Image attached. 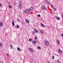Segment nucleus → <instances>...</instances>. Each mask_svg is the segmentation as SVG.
<instances>
[{
    "mask_svg": "<svg viewBox=\"0 0 63 63\" xmlns=\"http://www.w3.org/2000/svg\"><path fill=\"white\" fill-rule=\"evenodd\" d=\"M22 5H21V4H20V3L18 4V8H20V9H21V8H22Z\"/></svg>",
    "mask_w": 63,
    "mask_h": 63,
    "instance_id": "nucleus-4",
    "label": "nucleus"
},
{
    "mask_svg": "<svg viewBox=\"0 0 63 63\" xmlns=\"http://www.w3.org/2000/svg\"><path fill=\"white\" fill-rule=\"evenodd\" d=\"M45 43L46 46H48V45H49V42L47 41H45Z\"/></svg>",
    "mask_w": 63,
    "mask_h": 63,
    "instance_id": "nucleus-1",
    "label": "nucleus"
},
{
    "mask_svg": "<svg viewBox=\"0 0 63 63\" xmlns=\"http://www.w3.org/2000/svg\"><path fill=\"white\" fill-rule=\"evenodd\" d=\"M37 48L38 49H41V47L40 46H38L37 47Z\"/></svg>",
    "mask_w": 63,
    "mask_h": 63,
    "instance_id": "nucleus-14",
    "label": "nucleus"
},
{
    "mask_svg": "<svg viewBox=\"0 0 63 63\" xmlns=\"http://www.w3.org/2000/svg\"><path fill=\"white\" fill-rule=\"evenodd\" d=\"M41 9L42 10H46V8L45 7H44L43 6H41Z\"/></svg>",
    "mask_w": 63,
    "mask_h": 63,
    "instance_id": "nucleus-8",
    "label": "nucleus"
},
{
    "mask_svg": "<svg viewBox=\"0 0 63 63\" xmlns=\"http://www.w3.org/2000/svg\"><path fill=\"white\" fill-rule=\"evenodd\" d=\"M16 27L17 28H19V26L18 25H17Z\"/></svg>",
    "mask_w": 63,
    "mask_h": 63,
    "instance_id": "nucleus-23",
    "label": "nucleus"
},
{
    "mask_svg": "<svg viewBox=\"0 0 63 63\" xmlns=\"http://www.w3.org/2000/svg\"><path fill=\"white\" fill-rule=\"evenodd\" d=\"M9 8H10V9H11V8H12V6L11 5H9Z\"/></svg>",
    "mask_w": 63,
    "mask_h": 63,
    "instance_id": "nucleus-22",
    "label": "nucleus"
},
{
    "mask_svg": "<svg viewBox=\"0 0 63 63\" xmlns=\"http://www.w3.org/2000/svg\"><path fill=\"white\" fill-rule=\"evenodd\" d=\"M28 50L31 52H33L34 50L32 49L31 48L29 47L28 48Z\"/></svg>",
    "mask_w": 63,
    "mask_h": 63,
    "instance_id": "nucleus-3",
    "label": "nucleus"
},
{
    "mask_svg": "<svg viewBox=\"0 0 63 63\" xmlns=\"http://www.w3.org/2000/svg\"><path fill=\"white\" fill-rule=\"evenodd\" d=\"M58 63H61V62H60V61L59 60H58Z\"/></svg>",
    "mask_w": 63,
    "mask_h": 63,
    "instance_id": "nucleus-27",
    "label": "nucleus"
},
{
    "mask_svg": "<svg viewBox=\"0 0 63 63\" xmlns=\"http://www.w3.org/2000/svg\"><path fill=\"white\" fill-rule=\"evenodd\" d=\"M25 21L27 23H29V20H28L26 19Z\"/></svg>",
    "mask_w": 63,
    "mask_h": 63,
    "instance_id": "nucleus-12",
    "label": "nucleus"
},
{
    "mask_svg": "<svg viewBox=\"0 0 63 63\" xmlns=\"http://www.w3.org/2000/svg\"><path fill=\"white\" fill-rule=\"evenodd\" d=\"M10 47L11 49H13V46H12V45H10Z\"/></svg>",
    "mask_w": 63,
    "mask_h": 63,
    "instance_id": "nucleus-19",
    "label": "nucleus"
},
{
    "mask_svg": "<svg viewBox=\"0 0 63 63\" xmlns=\"http://www.w3.org/2000/svg\"><path fill=\"white\" fill-rule=\"evenodd\" d=\"M49 55H50V53H49Z\"/></svg>",
    "mask_w": 63,
    "mask_h": 63,
    "instance_id": "nucleus-39",
    "label": "nucleus"
},
{
    "mask_svg": "<svg viewBox=\"0 0 63 63\" xmlns=\"http://www.w3.org/2000/svg\"><path fill=\"white\" fill-rule=\"evenodd\" d=\"M17 20L18 21H19V22L20 20H19V19H18Z\"/></svg>",
    "mask_w": 63,
    "mask_h": 63,
    "instance_id": "nucleus-36",
    "label": "nucleus"
},
{
    "mask_svg": "<svg viewBox=\"0 0 63 63\" xmlns=\"http://www.w3.org/2000/svg\"><path fill=\"white\" fill-rule=\"evenodd\" d=\"M56 19H57V20H58L60 19V18L59 17H56Z\"/></svg>",
    "mask_w": 63,
    "mask_h": 63,
    "instance_id": "nucleus-11",
    "label": "nucleus"
},
{
    "mask_svg": "<svg viewBox=\"0 0 63 63\" xmlns=\"http://www.w3.org/2000/svg\"><path fill=\"white\" fill-rule=\"evenodd\" d=\"M32 42L34 45H36V42L34 40L32 41Z\"/></svg>",
    "mask_w": 63,
    "mask_h": 63,
    "instance_id": "nucleus-9",
    "label": "nucleus"
},
{
    "mask_svg": "<svg viewBox=\"0 0 63 63\" xmlns=\"http://www.w3.org/2000/svg\"><path fill=\"white\" fill-rule=\"evenodd\" d=\"M6 55L7 56H9V54H6Z\"/></svg>",
    "mask_w": 63,
    "mask_h": 63,
    "instance_id": "nucleus-32",
    "label": "nucleus"
},
{
    "mask_svg": "<svg viewBox=\"0 0 63 63\" xmlns=\"http://www.w3.org/2000/svg\"><path fill=\"white\" fill-rule=\"evenodd\" d=\"M52 59L53 60L54 59V57H55L54 56H52Z\"/></svg>",
    "mask_w": 63,
    "mask_h": 63,
    "instance_id": "nucleus-26",
    "label": "nucleus"
},
{
    "mask_svg": "<svg viewBox=\"0 0 63 63\" xmlns=\"http://www.w3.org/2000/svg\"><path fill=\"white\" fill-rule=\"evenodd\" d=\"M58 51L59 53L61 54L62 53V51L60 49H58Z\"/></svg>",
    "mask_w": 63,
    "mask_h": 63,
    "instance_id": "nucleus-2",
    "label": "nucleus"
},
{
    "mask_svg": "<svg viewBox=\"0 0 63 63\" xmlns=\"http://www.w3.org/2000/svg\"><path fill=\"white\" fill-rule=\"evenodd\" d=\"M48 63H49V62H48Z\"/></svg>",
    "mask_w": 63,
    "mask_h": 63,
    "instance_id": "nucleus-40",
    "label": "nucleus"
},
{
    "mask_svg": "<svg viewBox=\"0 0 63 63\" xmlns=\"http://www.w3.org/2000/svg\"><path fill=\"white\" fill-rule=\"evenodd\" d=\"M12 24L13 25V26H15V23H14V22H12Z\"/></svg>",
    "mask_w": 63,
    "mask_h": 63,
    "instance_id": "nucleus-20",
    "label": "nucleus"
},
{
    "mask_svg": "<svg viewBox=\"0 0 63 63\" xmlns=\"http://www.w3.org/2000/svg\"><path fill=\"white\" fill-rule=\"evenodd\" d=\"M51 7L52 8H53V5H52V4H51Z\"/></svg>",
    "mask_w": 63,
    "mask_h": 63,
    "instance_id": "nucleus-29",
    "label": "nucleus"
},
{
    "mask_svg": "<svg viewBox=\"0 0 63 63\" xmlns=\"http://www.w3.org/2000/svg\"><path fill=\"white\" fill-rule=\"evenodd\" d=\"M34 32L35 33H37L38 32V31L37 30L35 29H34Z\"/></svg>",
    "mask_w": 63,
    "mask_h": 63,
    "instance_id": "nucleus-6",
    "label": "nucleus"
},
{
    "mask_svg": "<svg viewBox=\"0 0 63 63\" xmlns=\"http://www.w3.org/2000/svg\"><path fill=\"white\" fill-rule=\"evenodd\" d=\"M41 26H42V27H45V26H44V24H43V23H41Z\"/></svg>",
    "mask_w": 63,
    "mask_h": 63,
    "instance_id": "nucleus-13",
    "label": "nucleus"
},
{
    "mask_svg": "<svg viewBox=\"0 0 63 63\" xmlns=\"http://www.w3.org/2000/svg\"><path fill=\"white\" fill-rule=\"evenodd\" d=\"M29 41L30 42H32V39L31 38L29 40Z\"/></svg>",
    "mask_w": 63,
    "mask_h": 63,
    "instance_id": "nucleus-18",
    "label": "nucleus"
},
{
    "mask_svg": "<svg viewBox=\"0 0 63 63\" xmlns=\"http://www.w3.org/2000/svg\"><path fill=\"white\" fill-rule=\"evenodd\" d=\"M61 35L62 36V37H63V34H61Z\"/></svg>",
    "mask_w": 63,
    "mask_h": 63,
    "instance_id": "nucleus-35",
    "label": "nucleus"
},
{
    "mask_svg": "<svg viewBox=\"0 0 63 63\" xmlns=\"http://www.w3.org/2000/svg\"><path fill=\"white\" fill-rule=\"evenodd\" d=\"M25 12L26 14H28L29 12V10L27 9L25 11Z\"/></svg>",
    "mask_w": 63,
    "mask_h": 63,
    "instance_id": "nucleus-5",
    "label": "nucleus"
},
{
    "mask_svg": "<svg viewBox=\"0 0 63 63\" xmlns=\"http://www.w3.org/2000/svg\"><path fill=\"white\" fill-rule=\"evenodd\" d=\"M3 25V22H0V27H2Z\"/></svg>",
    "mask_w": 63,
    "mask_h": 63,
    "instance_id": "nucleus-10",
    "label": "nucleus"
},
{
    "mask_svg": "<svg viewBox=\"0 0 63 63\" xmlns=\"http://www.w3.org/2000/svg\"><path fill=\"white\" fill-rule=\"evenodd\" d=\"M17 50H18V51H21V50L20 49L19 47H18L17 48Z\"/></svg>",
    "mask_w": 63,
    "mask_h": 63,
    "instance_id": "nucleus-15",
    "label": "nucleus"
},
{
    "mask_svg": "<svg viewBox=\"0 0 63 63\" xmlns=\"http://www.w3.org/2000/svg\"><path fill=\"white\" fill-rule=\"evenodd\" d=\"M37 16H38V17H41V16L40 15H37Z\"/></svg>",
    "mask_w": 63,
    "mask_h": 63,
    "instance_id": "nucleus-28",
    "label": "nucleus"
},
{
    "mask_svg": "<svg viewBox=\"0 0 63 63\" xmlns=\"http://www.w3.org/2000/svg\"><path fill=\"white\" fill-rule=\"evenodd\" d=\"M2 63H3V61H2Z\"/></svg>",
    "mask_w": 63,
    "mask_h": 63,
    "instance_id": "nucleus-38",
    "label": "nucleus"
},
{
    "mask_svg": "<svg viewBox=\"0 0 63 63\" xmlns=\"http://www.w3.org/2000/svg\"><path fill=\"white\" fill-rule=\"evenodd\" d=\"M34 39L35 40H37V39H38V37H37V36H35Z\"/></svg>",
    "mask_w": 63,
    "mask_h": 63,
    "instance_id": "nucleus-16",
    "label": "nucleus"
},
{
    "mask_svg": "<svg viewBox=\"0 0 63 63\" xmlns=\"http://www.w3.org/2000/svg\"><path fill=\"white\" fill-rule=\"evenodd\" d=\"M33 35H35V33H34V32H33Z\"/></svg>",
    "mask_w": 63,
    "mask_h": 63,
    "instance_id": "nucleus-33",
    "label": "nucleus"
},
{
    "mask_svg": "<svg viewBox=\"0 0 63 63\" xmlns=\"http://www.w3.org/2000/svg\"><path fill=\"white\" fill-rule=\"evenodd\" d=\"M2 4L0 3V7H2Z\"/></svg>",
    "mask_w": 63,
    "mask_h": 63,
    "instance_id": "nucleus-31",
    "label": "nucleus"
},
{
    "mask_svg": "<svg viewBox=\"0 0 63 63\" xmlns=\"http://www.w3.org/2000/svg\"><path fill=\"white\" fill-rule=\"evenodd\" d=\"M30 10H31V11L33 10V7H31L30 8Z\"/></svg>",
    "mask_w": 63,
    "mask_h": 63,
    "instance_id": "nucleus-21",
    "label": "nucleus"
},
{
    "mask_svg": "<svg viewBox=\"0 0 63 63\" xmlns=\"http://www.w3.org/2000/svg\"><path fill=\"white\" fill-rule=\"evenodd\" d=\"M54 10H55V11H56V8H54Z\"/></svg>",
    "mask_w": 63,
    "mask_h": 63,
    "instance_id": "nucleus-34",
    "label": "nucleus"
},
{
    "mask_svg": "<svg viewBox=\"0 0 63 63\" xmlns=\"http://www.w3.org/2000/svg\"><path fill=\"white\" fill-rule=\"evenodd\" d=\"M2 47V44L1 43H0V47Z\"/></svg>",
    "mask_w": 63,
    "mask_h": 63,
    "instance_id": "nucleus-25",
    "label": "nucleus"
},
{
    "mask_svg": "<svg viewBox=\"0 0 63 63\" xmlns=\"http://www.w3.org/2000/svg\"><path fill=\"white\" fill-rule=\"evenodd\" d=\"M22 23L23 24H24V23H23V22H22Z\"/></svg>",
    "mask_w": 63,
    "mask_h": 63,
    "instance_id": "nucleus-37",
    "label": "nucleus"
},
{
    "mask_svg": "<svg viewBox=\"0 0 63 63\" xmlns=\"http://www.w3.org/2000/svg\"><path fill=\"white\" fill-rule=\"evenodd\" d=\"M45 3L47 4V5H50V4L48 3V1L47 0H46L45 1Z\"/></svg>",
    "mask_w": 63,
    "mask_h": 63,
    "instance_id": "nucleus-7",
    "label": "nucleus"
},
{
    "mask_svg": "<svg viewBox=\"0 0 63 63\" xmlns=\"http://www.w3.org/2000/svg\"><path fill=\"white\" fill-rule=\"evenodd\" d=\"M57 40L58 44V45H59V44H60V42H59V41L58 40Z\"/></svg>",
    "mask_w": 63,
    "mask_h": 63,
    "instance_id": "nucleus-17",
    "label": "nucleus"
},
{
    "mask_svg": "<svg viewBox=\"0 0 63 63\" xmlns=\"http://www.w3.org/2000/svg\"><path fill=\"white\" fill-rule=\"evenodd\" d=\"M40 32L41 33V34H44V32L42 31H40Z\"/></svg>",
    "mask_w": 63,
    "mask_h": 63,
    "instance_id": "nucleus-24",
    "label": "nucleus"
},
{
    "mask_svg": "<svg viewBox=\"0 0 63 63\" xmlns=\"http://www.w3.org/2000/svg\"><path fill=\"white\" fill-rule=\"evenodd\" d=\"M16 3H14V6H16Z\"/></svg>",
    "mask_w": 63,
    "mask_h": 63,
    "instance_id": "nucleus-30",
    "label": "nucleus"
}]
</instances>
